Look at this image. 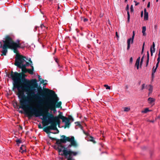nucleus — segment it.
I'll list each match as a JSON object with an SVG mask.
<instances>
[{
    "mask_svg": "<svg viewBox=\"0 0 160 160\" xmlns=\"http://www.w3.org/2000/svg\"><path fill=\"white\" fill-rule=\"evenodd\" d=\"M40 83L35 88H32V90H35V92L32 91L31 90H29L28 93L24 94V92L21 93L20 94H17L18 95V98L22 99L24 97H26L27 100H22L20 101V103L21 106H19L18 109H23V106L29 104L30 102L32 101V99H35L38 100L36 106L38 108L37 109L35 108L31 107H28L27 108L29 110L28 112H25L24 114L28 117V119H31L32 117L37 118L39 117L41 119L42 118H40L41 116H43L42 110L41 108L42 105V101L45 98L44 94H40L42 92L43 89Z\"/></svg>",
    "mask_w": 160,
    "mask_h": 160,
    "instance_id": "nucleus-1",
    "label": "nucleus"
},
{
    "mask_svg": "<svg viewBox=\"0 0 160 160\" xmlns=\"http://www.w3.org/2000/svg\"><path fill=\"white\" fill-rule=\"evenodd\" d=\"M6 75L13 81V89H17L19 92L17 94H20L23 92L25 94L28 93L29 90L27 88V87H29L28 84L30 80L25 78L26 75L25 73H18L17 72H13L12 71L10 74L7 72Z\"/></svg>",
    "mask_w": 160,
    "mask_h": 160,
    "instance_id": "nucleus-2",
    "label": "nucleus"
},
{
    "mask_svg": "<svg viewBox=\"0 0 160 160\" xmlns=\"http://www.w3.org/2000/svg\"><path fill=\"white\" fill-rule=\"evenodd\" d=\"M44 94L47 96L48 102L46 103V105L50 108H61L62 102H58L59 99L55 92L53 90L46 89Z\"/></svg>",
    "mask_w": 160,
    "mask_h": 160,
    "instance_id": "nucleus-3",
    "label": "nucleus"
},
{
    "mask_svg": "<svg viewBox=\"0 0 160 160\" xmlns=\"http://www.w3.org/2000/svg\"><path fill=\"white\" fill-rule=\"evenodd\" d=\"M77 145L76 141L70 142V144L67 147H65L64 149L63 150V153H61V155L64 156L67 159V160H74L73 156H76L78 153L77 152L72 151L70 148L72 146L76 147Z\"/></svg>",
    "mask_w": 160,
    "mask_h": 160,
    "instance_id": "nucleus-4",
    "label": "nucleus"
},
{
    "mask_svg": "<svg viewBox=\"0 0 160 160\" xmlns=\"http://www.w3.org/2000/svg\"><path fill=\"white\" fill-rule=\"evenodd\" d=\"M0 48H2V54L1 55L6 56L8 52V49H9L13 51L15 53H19L18 51V48H22L24 49V48L23 47H19L11 45H8V44H5V43L2 44V42H0Z\"/></svg>",
    "mask_w": 160,
    "mask_h": 160,
    "instance_id": "nucleus-5",
    "label": "nucleus"
},
{
    "mask_svg": "<svg viewBox=\"0 0 160 160\" xmlns=\"http://www.w3.org/2000/svg\"><path fill=\"white\" fill-rule=\"evenodd\" d=\"M0 42L2 43L3 42V44H8V45H11L19 47H23L25 48V47L23 46H21L22 43H20V40L17 39L15 42L13 40L12 38L9 35H6L3 39Z\"/></svg>",
    "mask_w": 160,
    "mask_h": 160,
    "instance_id": "nucleus-6",
    "label": "nucleus"
},
{
    "mask_svg": "<svg viewBox=\"0 0 160 160\" xmlns=\"http://www.w3.org/2000/svg\"><path fill=\"white\" fill-rule=\"evenodd\" d=\"M28 59L26 57L22 55H16L15 57V63L14 64L17 66L19 68H21L22 66L24 65V63L25 62H26V60Z\"/></svg>",
    "mask_w": 160,
    "mask_h": 160,
    "instance_id": "nucleus-7",
    "label": "nucleus"
},
{
    "mask_svg": "<svg viewBox=\"0 0 160 160\" xmlns=\"http://www.w3.org/2000/svg\"><path fill=\"white\" fill-rule=\"evenodd\" d=\"M43 115V111H42ZM43 117V119L47 121V122H49L50 123H51L53 122V121L55 122V124L56 125L60 124L61 121L60 119L59 118L56 119L55 118L53 117V118H50L49 116H48V115L47 117L42 116Z\"/></svg>",
    "mask_w": 160,
    "mask_h": 160,
    "instance_id": "nucleus-8",
    "label": "nucleus"
},
{
    "mask_svg": "<svg viewBox=\"0 0 160 160\" xmlns=\"http://www.w3.org/2000/svg\"><path fill=\"white\" fill-rule=\"evenodd\" d=\"M48 110L46 109L45 110V112L46 113H48V116H49L50 118H53V117L55 118L56 119L59 118V119H62V120H64L65 118H67V117L64 116L62 115V112L60 113L58 116H54L52 114L51 111L50 112H48Z\"/></svg>",
    "mask_w": 160,
    "mask_h": 160,
    "instance_id": "nucleus-9",
    "label": "nucleus"
},
{
    "mask_svg": "<svg viewBox=\"0 0 160 160\" xmlns=\"http://www.w3.org/2000/svg\"><path fill=\"white\" fill-rule=\"evenodd\" d=\"M51 138V140L56 141V142L55 144H57L59 148H61L62 150H64V148H65L66 145L62 144V143L65 144V143L63 142L62 141H61V138L60 139H58L55 138Z\"/></svg>",
    "mask_w": 160,
    "mask_h": 160,
    "instance_id": "nucleus-10",
    "label": "nucleus"
},
{
    "mask_svg": "<svg viewBox=\"0 0 160 160\" xmlns=\"http://www.w3.org/2000/svg\"><path fill=\"white\" fill-rule=\"evenodd\" d=\"M61 137L62 138H61V141H62L63 142H64L65 143H66L67 142H71L73 141H76L75 140L74 137L72 136L67 137L65 135H62L61 136Z\"/></svg>",
    "mask_w": 160,
    "mask_h": 160,
    "instance_id": "nucleus-11",
    "label": "nucleus"
},
{
    "mask_svg": "<svg viewBox=\"0 0 160 160\" xmlns=\"http://www.w3.org/2000/svg\"><path fill=\"white\" fill-rule=\"evenodd\" d=\"M38 81L36 78L32 79L30 80V82L28 84L29 87H27V88L29 87H31V88H35L38 84Z\"/></svg>",
    "mask_w": 160,
    "mask_h": 160,
    "instance_id": "nucleus-12",
    "label": "nucleus"
},
{
    "mask_svg": "<svg viewBox=\"0 0 160 160\" xmlns=\"http://www.w3.org/2000/svg\"><path fill=\"white\" fill-rule=\"evenodd\" d=\"M133 35L132 36V37L131 38H129L127 40V44H128V46H127V49L128 50L130 48V43H132L133 42V40L134 37L135 36V33L134 31H133Z\"/></svg>",
    "mask_w": 160,
    "mask_h": 160,
    "instance_id": "nucleus-13",
    "label": "nucleus"
},
{
    "mask_svg": "<svg viewBox=\"0 0 160 160\" xmlns=\"http://www.w3.org/2000/svg\"><path fill=\"white\" fill-rule=\"evenodd\" d=\"M62 122L65 123V125L64 126L65 128H66V127L68 128L69 127L71 122L70 121L69 118L67 117V118H65L64 120H62Z\"/></svg>",
    "mask_w": 160,
    "mask_h": 160,
    "instance_id": "nucleus-14",
    "label": "nucleus"
},
{
    "mask_svg": "<svg viewBox=\"0 0 160 160\" xmlns=\"http://www.w3.org/2000/svg\"><path fill=\"white\" fill-rule=\"evenodd\" d=\"M79 127L81 129L83 130V133L87 135V136L85 137V139L87 140L88 141H90V135L89 134L88 132H87L85 131L83 129V127L81 125V124L80 125H79Z\"/></svg>",
    "mask_w": 160,
    "mask_h": 160,
    "instance_id": "nucleus-15",
    "label": "nucleus"
},
{
    "mask_svg": "<svg viewBox=\"0 0 160 160\" xmlns=\"http://www.w3.org/2000/svg\"><path fill=\"white\" fill-rule=\"evenodd\" d=\"M43 131L44 132H46L48 134V137L51 139V138H52L50 136V133H52L54 134H56L57 133H56V132H52L51 131H48L47 130L45 129V128H43Z\"/></svg>",
    "mask_w": 160,
    "mask_h": 160,
    "instance_id": "nucleus-16",
    "label": "nucleus"
},
{
    "mask_svg": "<svg viewBox=\"0 0 160 160\" xmlns=\"http://www.w3.org/2000/svg\"><path fill=\"white\" fill-rule=\"evenodd\" d=\"M52 147L58 151L59 152V155H61L60 153H61L62 152H63V150H62L61 148H59L58 147V146H57L56 145H54Z\"/></svg>",
    "mask_w": 160,
    "mask_h": 160,
    "instance_id": "nucleus-17",
    "label": "nucleus"
},
{
    "mask_svg": "<svg viewBox=\"0 0 160 160\" xmlns=\"http://www.w3.org/2000/svg\"><path fill=\"white\" fill-rule=\"evenodd\" d=\"M50 124H51V125L49 126V127L52 128L51 129V130H57L56 124H55V123H53V122Z\"/></svg>",
    "mask_w": 160,
    "mask_h": 160,
    "instance_id": "nucleus-18",
    "label": "nucleus"
},
{
    "mask_svg": "<svg viewBox=\"0 0 160 160\" xmlns=\"http://www.w3.org/2000/svg\"><path fill=\"white\" fill-rule=\"evenodd\" d=\"M147 88L148 89L149 92L148 93L149 95L152 93L153 90V87L151 85H149L147 86Z\"/></svg>",
    "mask_w": 160,
    "mask_h": 160,
    "instance_id": "nucleus-19",
    "label": "nucleus"
},
{
    "mask_svg": "<svg viewBox=\"0 0 160 160\" xmlns=\"http://www.w3.org/2000/svg\"><path fill=\"white\" fill-rule=\"evenodd\" d=\"M144 19L145 20H147L148 19V13L147 12L146 8L144 9Z\"/></svg>",
    "mask_w": 160,
    "mask_h": 160,
    "instance_id": "nucleus-20",
    "label": "nucleus"
},
{
    "mask_svg": "<svg viewBox=\"0 0 160 160\" xmlns=\"http://www.w3.org/2000/svg\"><path fill=\"white\" fill-rule=\"evenodd\" d=\"M126 10L127 11V14H128V22H129L130 21V15L129 14V6L128 4L127 6L126 7Z\"/></svg>",
    "mask_w": 160,
    "mask_h": 160,
    "instance_id": "nucleus-21",
    "label": "nucleus"
},
{
    "mask_svg": "<svg viewBox=\"0 0 160 160\" xmlns=\"http://www.w3.org/2000/svg\"><path fill=\"white\" fill-rule=\"evenodd\" d=\"M22 69V73H27L28 71H29V69H27L26 67H24V66H22L21 68H20Z\"/></svg>",
    "mask_w": 160,
    "mask_h": 160,
    "instance_id": "nucleus-22",
    "label": "nucleus"
},
{
    "mask_svg": "<svg viewBox=\"0 0 160 160\" xmlns=\"http://www.w3.org/2000/svg\"><path fill=\"white\" fill-rule=\"evenodd\" d=\"M140 57H138L137 59L135 64V66L137 67V69H139V66L140 62Z\"/></svg>",
    "mask_w": 160,
    "mask_h": 160,
    "instance_id": "nucleus-23",
    "label": "nucleus"
},
{
    "mask_svg": "<svg viewBox=\"0 0 160 160\" xmlns=\"http://www.w3.org/2000/svg\"><path fill=\"white\" fill-rule=\"evenodd\" d=\"M22 138L20 139H17L15 140V142L16 143V145L17 146H19L20 143H22Z\"/></svg>",
    "mask_w": 160,
    "mask_h": 160,
    "instance_id": "nucleus-24",
    "label": "nucleus"
},
{
    "mask_svg": "<svg viewBox=\"0 0 160 160\" xmlns=\"http://www.w3.org/2000/svg\"><path fill=\"white\" fill-rule=\"evenodd\" d=\"M40 27L42 30L44 31H45V32H46V30L48 29V27H46V26H44L43 24H42L40 25Z\"/></svg>",
    "mask_w": 160,
    "mask_h": 160,
    "instance_id": "nucleus-25",
    "label": "nucleus"
},
{
    "mask_svg": "<svg viewBox=\"0 0 160 160\" xmlns=\"http://www.w3.org/2000/svg\"><path fill=\"white\" fill-rule=\"evenodd\" d=\"M31 69H29V71H28V72L30 74L32 75L34 73V68L32 65H31Z\"/></svg>",
    "mask_w": 160,
    "mask_h": 160,
    "instance_id": "nucleus-26",
    "label": "nucleus"
},
{
    "mask_svg": "<svg viewBox=\"0 0 160 160\" xmlns=\"http://www.w3.org/2000/svg\"><path fill=\"white\" fill-rule=\"evenodd\" d=\"M97 139H96V138L91 136V142H92L93 143H96L97 142Z\"/></svg>",
    "mask_w": 160,
    "mask_h": 160,
    "instance_id": "nucleus-27",
    "label": "nucleus"
},
{
    "mask_svg": "<svg viewBox=\"0 0 160 160\" xmlns=\"http://www.w3.org/2000/svg\"><path fill=\"white\" fill-rule=\"evenodd\" d=\"M146 31V27L145 26H143L142 27V32L143 36H146V34L145 31Z\"/></svg>",
    "mask_w": 160,
    "mask_h": 160,
    "instance_id": "nucleus-28",
    "label": "nucleus"
},
{
    "mask_svg": "<svg viewBox=\"0 0 160 160\" xmlns=\"http://www.w3.org/2000/svg\"><path fill=\"white\" fill-rule=\"evenodd\" d=\"M47 81L46 80H42V81H41V82H40V84H43V88H44L47 84V83H44V82H47Z\"/></svg>",
    "mask_w": 160,
    "mask_h": 160,
    "instance_id": "nucleus-29",
    "label": "nucleus"
},
{
    "mask_svg": "<svg viewBox=\"0 0 160 160\" xmlns=\"http://www.w3.org/2000/svg\"><path fill=\"white\" fill-rule=\"evenodd\" d=\"M148 100L149 102V103L151 104L155 101V99L153 98H149L148 99Z\"/></svg>",
    "mask_w": 160,
    "mask_h": 160,
    "instance_id": "nucleus-30",
    "label": "nucleus"
},
{
    "mask_svg": "<svg viewBox=\"0 0 160 160\" xmlns=\"http://www.w3.org/2000/svg\"><path fill=\"white\" fill-rule=\"evenodd\" d=\"M25 62V64L24 63V65H23V66H24L25 68H26V67H28L29 66H31V64L28 62H27L26 61V62Z\"/></svg>",
    "mask_w": 160,
    "mask_h": 160,
    "instance_id": "nucleus-31",
    "label": "nucleus"
},
{
    "mask_svg": "<svg viewBox=\"0 0 160 160\" xmlns=\"http://www.w3.org/2000/svg\"><path fill=\"white\" fill-rule=\"evenodd\" d=\"M155 68V67L154 66L153 67V68L152 69V77H153L155 73V72H156V70L157 69V68Z\"/></svg>",
    "mask_w": 160,
    "mask_h": 160,
    "instance_id": "nucleus-32",
    "label": "nucleus"
},
{
    "mask_svg": "<svg viewBox=\"0 0 160 160\" xmlns=\"http://www.w3.org/2000/svg\"><path fill=\"white\" fill-rule=\"evenodd\" d=\"M150 111H151V110H149L148 108H146L144 110L142 111L141 112L142 113H146Z\"/></svg>",
    "mask_w": 160,
    "mask_h": 160,
    "instance_id": "nucleus-33",
    "label": "nucleus"
},
{
    "mask_svg": "<svg viewBox=\"0 0 160 160\" xmlns=\"http://www.w3.org/2000/svg\"><path fill=\"white\" fill-rule=\"evenodd\" d=\"M81 20H83V21L85 22H87L88 21V19L87 18H85L84 17H81Z\"/></svg>",
    "mask_w": 160,
    "mask_h": 160,
    "instance_id": "nucleus-34",
    "label": "nucleus"
},
{
    "mask_svg": "<svg viewBox=\"0 0 160 160\" xmlns=\"http://www.w3.org/2000/svg\"><path fill=\"white\" fill-rule=\"evenodd\" d=\"M155 49L154 48H152V47H151L150 48V52L151 53V55L152 56L153 55V53H154L155 52Z\"/></svg>",
    "mask_w": 160,
    "mask_h": 160,
    "instance_id": "nucleus-35",
    "label": "nucleus"
},
{
    "mask_svg": "<svg viewBox=\"0 0 160 160\" xmlns=\"http://www.w3.org/2000/svg\"><path fill=\"white\" fill-rule=\"evenodd\" d=\"M148 54H147V62L146 63V66H147L148 64V62H149V54L148 52H147Z\"/></svg>",
    "mask_w": 160,
    "mask_h": 160,
    "instance_id": "nucleus-36",
    "label": "nucleus"
},
{
    "mask_svg": "<svg viewBox=\"0 0 160 160\" xmlns=\"http://www.w3.org/2000/svg\"><path fill=\"white\" fill-rule=\"evenodd\" d=\"M123 111L124 112H128L130 110V108L128 107H125L123 108Z\"/></svg>",
    "mask_w": 160,
    "mask_h": 160,
    "instance_id": "nucleus-37",
    "label": "nucleus"
},
{
    "mask_svg": "<svg viewBox=\"0 0 160 160\" xmlns=\"http://www.w3.org/2000/svg\"><path fill=\"white\" fill-rule=\"evenodd\" d=\"M68 118L70 119V120H71L72 122H73L74 121V118H73V117L70 115H69L68 116Z\"/></svg>",
    "mask_w": 160,
    "mask_h": 160,
    "instance_id": "nucleus-38",
    "label": "nucleus"
},
{
    "mask_svg": "<svg viewBox=\"0 0 160 160\" xmlns=\"http://www.w3.org/2000/svg\"><path fill=\"white\" fill-rule=\"evenodd\" d=\"M26 148V146L25 145H22L20 147V150H22L23 149Z\"/></svg>",
    "mask_w": 160,
    "mask_h": 160,
    "instance_id": "nucleus-39",
    "label": "nucleus"
},
{
    "mask_svg": "<svg viewBox=\"0 0 160 160\" xmlns=\"http://www.w3.org/2000/svg\"><path fill=\"white\" fill-rule=\"evenodd\" d=\"M104 87L106 88L107 89H110V87L108 86V85L105 84L104 85Z\"/></svg>",
    "mask_w": 160,
    "mask_h": 160,
    "instance_id": "nucleus-40",
    "label": "nucleus"
},
{
    "mask_svg": "<svg viewBox=\"0 0 160 160\" xmlns=\"http://www.w3.org/2000/svg\"><path fill=\"white\" fill-rule=\"evenodd\" d=\"M45 129L47 130L48 131H51V129L52 128H50L49 126L45 128Z\"/></svg>",
    "mask_w": 160,
    "mask_h": 160,
    "instance_id": "nucleus-41",
    "label": "nucleus"
},
{
    "mask_svg": "<svg viewBox=\"0 0 160 160\" xmlns=\"http://www.w3.org/2000/svg\"><path fill=\"white\" fill-rule=\"evenodd\" d=\"M38 76L39 81H40V82H41V81H42V80L43 79L41 78V76L39 75L38 74Z\"/></svg>",
    "mask_w": 160,
    "mask_h": 160,
    "instance_id": "nucleus-42",
    "label": "nucleus"
},
{
    "mask_svg": "<svg viewBox=\"0 0 160 160\" xmlns=\"http://www.w3.org/2000/svg\"><path fill=\"white\" fill-rule=\"evenodd\" d=\"M145 84H143L142 85V88L141 89V90H142L145 88Z\"/></svg>",
    "mask_w": 160,
    "mask_h": 160,
    "instance_id": "nucleus-43",
    "label": "nucleus"
},
{
    "mask_svg": "<svg viewBox=\"0 0 160 160\" xmlns=\"http://www.w3.org/2000/svg\"><path fill=\"white\" fill-rule=\"evenodd\" d=\"M75 124H76V126H79V125H80V122H75Z\"/></svg>",
    "mask_w": 160,
    "mask_h": 160,
    "instance_id": "nucleus-44",
    "label": "nucleus"
},
{
    "mask_svg": "<svg viewBox=\"0 0 160 160\" xmlns=\"http://www.w3.org/2000/svg\"><path fill=\"white\" fill-rule=\"evenodd\" d=\"M130 10L131 12H133L134 11V9L133 8V7L132 5H131L130 7Z\"/></svg>",
    "mask_w": 160,
    "mask_h": 160,
    "instance_id": "nucleus-45",
    "label": "nucleus"
},
{
    "mask_svg": "<svg viewBox=\"0 0 160 160\" xmlns=\"http://www.w3.org/2000/svg\"><path fill=\"white\" fill-rule=\"evenodd\" d=\"M15 104L16 105H15V104H13V107L15 108H16V107H18V103H17V102H16L15 103Z\"/></svg>",
    "mask_w": 160,
    "mask_h": 160,
    "instance_id": "nucleus-46",
    "label": "nucleus"
},
{
    "mask_svg": "<svg viewBox=\"0 0 160 160\" xmlns=\"http://www.w3.org/2000/svg\"><path fill=\"white\" fill-rule=\"evenodd\" d=\"M24 150H22V151L21 152V153H23L25 152H27V150L26 149V148H24Z\"/></svg>",
    "mask_w": 160,
    "mask_h": 160,
    "instance_id": "nucleus-47",
    "label": "nucleus"
},
{
    "mask_svg": "<svg viewBox=\"0 0 160 160\" xmlns=\"http://www.w3.org/2000/svg\"><path fill=\"white\" fill-rule=\"evenodd\" d=\"M38 128H40V129H41L42 128L40 123H39V124L38 125Z\"/></svg>",
    "mask_w": 160,
    "mask_h": 160,
    "instance_id": "nucleus-48",
    "label": "nucleus"
},
{
    "mask_svg": "<svg viewBox=\"0 0 160 160\" xmlns=\"http://www.w3.org/2000/svg\"><path fill=\"white\" fill-rule=\"evenodd\" d=\"M39 28V27L36 26L34 28V32H36L37 30V28Z\"/></svg>",
    "mask_w": 160,
    "mask_h": 160,
    "instance_id": "nucleus-49",
    "label": "nucleus"
},
{
    "mask_svg": "<svg viewBox=\"0 0 160 160\" xmlns=\"http://www.w3.org/2000/svg\"><path fill=\"white\" fill-rule=\"evenodd\" d=\"M151 47L152 48H155V44L154 42H153L152 46Z\"/></svg>",
    "mask_w": 160,
    "mask_h": 160,
    "instance_id": "nucleus-50",
    "label": "nucleus"
},
{
    "mask_svg": "<svg viewBox=\"0 0 160 160\" xmlns=\"http://www.w3.org/2000/svg\"><path fill=\"white\" fill-rule=\"evenodd\" d=\"M130 62L131 63H132L133 62V58L132 57H131L130 58Z\"/></svg>",
    "mask_w": 160,
    "mask_h": 160,
    "instance_id": "nucleus-51",
    "label": "nucleus"
},
{
    "mask_svg": "<svg viewBox=\"0 0 160 160\" xmlns=\"http://www.w3.org/2000/svg\"><path fill=\"white\" fill-rule=\"evenodd\" d=\"M154 28L155 30H157L158 28V26L157 25H155L154 26Z\"/></svg>",
    "mask_w": 160,
    "mask_h": 160,
    "instance_id": "nucleus-52",
    "label": "nucleus"
},
{
    "mask_svg": "<svg viewBox=\"0 0 160 160\" xmlns=\"http://www.w3.org/2000/svg\"><path fill=\"white\" fill-rule=\"evenodd\" d=\"M29 61V63H30L31 64V65H32V61L31 60V59L30 58H29V60H28Z\"/></svg>",
    "mask_w": 160,
    "mask_h": 160,
    "instance_id": "nucleus-53",
    "label": "nucleus"
},
{
    "mask_svg": "<svg viewBox=\"0 0 160 160\" xmlns=\"http://www.w3.org/2000/svg\"><path fill=\"white\" fill-rule=\"evenodd\" d=\"M143 58H144V56H143L141 58V64L142 63V62H143Z\"/></svg>",
    "mask_w": 160,
    "mask_h": 160,
    "instance_id": "nucleus-54",
    "label": "nucleus"
},
{
    "mask_svg": "<svg viewBox=\"0 0 160 160\" xmlns=\"http://www.w3.org/2000/svg\"><path fill=\"white\" fill-rule=\"evenodd\" d=\"M55 62L58 64V58H55Z\"/></svg>",
    "mask_w": 160,
    "mask_h": 160,
    "instance_id": "nucleus-55",
    "label": "nucleus"
},
{
    "mask_svg": "<svg viewBox=\"0 0 160 160\" xmlns=\"http://www.w3.org/2000/svg\"><path fill=\"white\" fill-rule=\"evenodd\" d=\"M160 57L158 58L157 59V61H158L157 62L159 63L160 62Z\"/></svg>",
    "mask_w": 160,
    "mask_h": 160,
    "instance_id": "nucleus-56",
    "label": "nucleus"
},
{
    "mask_svg": "<svg viewBox=\"0 0 160 160\" xmlns=\"http://www.w3.org/2000/svg\"><path fill=\"white\" fill-rule=\"evenodd\" d=\"M54 108V110H53V112L54 113H55L57 112V111H56V110L55 109V108Z\"/></svg>",
    "mask_w": 160,
    "mask_h": 160,
    "instance_id": "nucleus-57",
    "label": "nucleus"
},
{
    "mask_svg": "<svg viewBox=\"0 0 160 160\" xmlns=\"http://www.w3.org/2000/svg\"><path fill=\"white\" fill-rule=\"evenodd\" d=\"M19 128H20L19 129H19H21V130H22V127L20 125H19Z\"/></svg>",
    "mask_w": 160,
    "mask_h": 160,
    "instance_id": "nucleus-58",
    "label": "nucleus"
},
{
    "mask_svg": "<svg viewBox=\"0 0 160 160\" xmlns=\"http://www.w3.org/2000/svg\"><path fill=\"white\" fill-rule=\"evenodd\" d=\"M47 144L48 145H51V143H50V142H49V141H47Z\"/></svg>",
    "mask_w": 160,
    "mask_h": 160,
    "instance_id": "nucleus-59",
    "label": "nucleus"
},
{
    "mask_svg": "<svg viewBox=\"0 0 160 160\" xmlns=\"http://www.w3.org/2000/svg\"><path fill=\"white\" fill-rule=\"evenodd\" d=\"M89 31L88 30V32H87V38H88V36L89 35Z\"/></svg>",
    "mask_w": 160,
    "mask_h": 160,
    "instance_id": "nucleus-60",
    "label": "nucleus"
},
{
    "mask_svg": "<svg viewBox=\"0 0 160 160\" xmlns=\"http://www.w3.org/2000/svg\"><path fill=\"white\" fill-rule=\"evenodd\" d=\"M134 2L136 3L135 5V6H137L139 4V3H137V2L135 1H134Z\"/></svg>",
    "mask_w": 160,
    "mask_h": 160,
    "instance_id": "nucleus-61",
    "label": "nucleus"
},
{
    "mask_svg": "<svg viewBox=\"0 0 160 160\" xmlns=\"http://www.w3.org/2000/svg\"><path fill=\"white\" fill-rule=\"evenodd\" d=\"M150 6V2H149L147 5V7L149 8Z\"/></svg>",
    "mask_w": 160,
    "mask_h": 160,
    "instance_id": "nucleus-62",
    "label": "nucleus"
},
{
    "mask_svg": "<svg viewBox=\"0 0 160 160\" xmlns=\"http://www.w3.org/2000/svg\"><path fill=\"white\" fill-rule=\"evenodd\" d=\"M159 63L157 62L156 65V68H157L158 67Z\"/></svg>",
    "mask_w": 160,
    "mask_h": 160,
    "instance_id": "nucleus-63",
    "label": "nucleus"
},
{
    "mask_svg": "<svg viewBox=\"0 0 160 160\" xmlns=\"http://www.w3.org/2000/svg\"><path fill=\"white\" fill-rule=\"evenodd\" d=\"M160 57V50H159L158 55V57Z\"/></svg>",
    "mask_w": 160,
    "mask_h": 160,
    "instance_id": "nucleus-64",
    "label": "nucleus"
}]
</instances>
